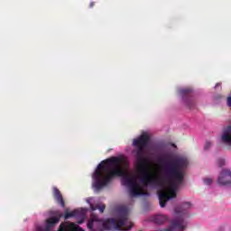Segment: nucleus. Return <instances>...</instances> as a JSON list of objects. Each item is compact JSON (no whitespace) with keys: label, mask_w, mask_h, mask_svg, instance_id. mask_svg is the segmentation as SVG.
<instances>
[{"label":"nucleus","mask_w":231,"mask_h":231,"mask_svg":"<svg viewBox=\"0 0 231 231\" xmlns=\"http://www.w3.org/2000/svg\"><path fill=\"white\" fill-rule=\"evenodd\" d=\"M129 162L124 157H110L97 165L94 173L95 182L93 187L96 190H102L104 187L109 185L113 178L123 177L122 183L125 187H129L130 198L136 196H149V192L144 191L142 186L136 181V178L131 173L125 172V167H127Z\"/></svg>","instance_id":"obj_1"},{"label":"nucleus","mask_w":231,"mask_h":231,"mask_svg":"<svg viewBox=\"0 0 231 231\" xmlns=\"http://www.w3.org/2000/svg\"><path fill=\"white\" fill-rule=\"evenodd\" d=\"M159 162H164L162 165V172L166 180L170 183V188H163L158 191L159 203L162 208L167 205L169 199L176 198V190L180 189V185L185 180V169L189 167V161L185 157H174L172 160L164 162L161 158Z\"/></svg>","instance_id":"obj_2"},{"label":"nucleus","mask_w":231,"mask_h":231,"mask_svg":"<svg viewBox=\"0 0 231 231\" xmlns=\"http://www.w3.org/2000/svg\"><path fill=\"white\" fill-rule=\"evenodd\" d=\"M137 168L140 172V180L143 187H149V185H160L162 179L157 175L152 174L149 167V160L144 156V152H136Z\"/></svg>","instance_id":"obj_3"},{"label":"nucleus","mask_w":231,"mask_h":231,"mask_svg":"<svg viewBox=\"0 0 231 231\" xmlns=\"http://www.w3.org/2000/svg\"><path fill=\"white\" fill-rule=\"evenodd\" d=\"M151 137L147 134H143L139 138L134 140V146L136 147V152H144L145 147L149 145Z\"/></svg>","instance_id":"obj_4"},{"label":"nucleus","mask_w":231,"mask_h":231,"mask_svg":"<svg viewBox=\"0 0 231 231\" xmlns=\"http://www.w3.org/2000/svg\"><path fill=\"white\" fill-rule=\"evenodd\" d=\"M62 216L63 215L60 211H55L54 216L49 217L46 220L44 230L50 231L51 230V228L55 227L58 225V223L60 222V218L62 217Z\"/></svg>","instance_id":"obj_5"},{"label":"nucleus","mask_w":231,"mask_h":231,"mask_svg":"<svg viewBox=\"0 0 231 231\" xmlns=\"http://www.w3.org/2000/svg\"><path fill=\"white\" fill-rule=\"evenodd\" d=\"M218 185L223 187L231 185V171L230 170H223L217 179Z\"/></svg>","instance_id":"obj_6"},{"label":"nucleus","mask_w":231,"mask_h":231,"mask_svg":"<svg viewBox=\"0 0 231 231\" xmlns=\"http://www.w3.org/2000/svg\"><path fill=\"white\" fill-rule=\"evenodd\" d=\"M58 231H84V229L73 222L65 221L60 225Z\"/></svg>","instance_id":"obj_7"},{"label":"nucleus","mask_w":231,"mask_h":231,"mask_svg":"<svg viewBox=\"0 0 231 231\" xmlns=\"http://www.w3.org/2000/svg\"><path fill=\"white\" fill-rule=\"evenodd\" d=\"M53 198L58 203V205H60L62 208L66 207V203L64 202V198L62 197V193H60V190L57 188H53Z\"/></svg>","instance_id":"obj_8"},{"label":"nucleus","mask_w":231,"mask_h":231,"mask_svg":"<svg viewBox=\"0 0 231 231\" xmlns=\"http://www.w3.org/2000/svg\"><path fill=\"white\" fill-rule=\"evenodd\" d=\"M221 140L226 145H231V125L224 129Z\"/></svg>","instance_id":"obj_9"},{"label":"nucleus","mask_w":231,"mask_h":231,"mask_svg":"<svg viewBox=\"0 0 231 231\" xmlns=\"http://www.w3.org/2000/svg\"><path fill=\"white\" fill-rule=\"evenodd\" d=\"M192 207V204L190 202H184L180 208H176L175 212L178 214V216H182V214H185V210H189Z\"/></svg>","instance_id":"obj_10"},{"label":"nucleus","mask_w":231,"mask_h":231,"mask_svg":"<svg viewBox=\"0 0 231 231\" xmlns=\"http://www.w3.org/2000/svg\"><path fill=\"white\" fill-rule=\"evenodd\" d=\"M167 219H168V217L165 215H157L152 217V221L156 225H163V223H165V221H167Z\"/></svg>","instance_id":"obj_11"},{"label":"nucleus","mask_w":231,"mask_h":231,"mask_svg":"<svg viewBox=\"0 0 231 231\" xmlns=\"http://www.w3.org/2000/svg\"><path fill=\"white\" fill-rule=\"evenodd\" d=\"M91 210H99L101 214H104V210H106V204H97L96 206H90Z\"/></svg>","instance_id":"obj_12"},{"label":"nucleus","mask_w":231,"mask_h":231,"mask_svg":"<svg viewBox=\"0 0 231 231\" xmlns=\"http://www.w3.org/2000/svg\"><path fill=\"white\" fill-rule=\"evenodd\" d=\"M79 216V211L74 210L71 212H69L68 209L65 211L64 219H69V217H75Z\"/></svg>","instance_id":"obj_13"},{"label":"nucleus","mask_w":231,"mask_h":231,"mask_svg":"<svg viewBox=\"0 0 231 231\" xmlns=\"http://www.w3.org/2000/svg\"><path fill=\"white\" fill-rule=\"evenodd\" d=\"M186 105L188 106V107L189 109H192V107H194V106H196V103L192 99H189L186 101Z\"/></svg>","instance_id":"obj_14"},{"label":"nucleus","mask_w":231,"mask_h":231,"mask_svg":"<svg viewBox=\"0 0 231 231\" xmlns=\"http://www.w3.org/2000/svg\"><path fill=\"white\" fill-rule=\"evenodd\" d=\"M190 93H192L190 88H184L180 90V94H182L183 97H185V95H190Z\"/></svg>","instance_id":"obj_15"},{"label":"nucleus","mask_w":231,"mask_h":231,"mask_svg":"<svg viewBox=\"0 0 231 231\" xmlns=\"http://www.w3.org/2000/svg\"><path fill=\"white\" fill-rule=\"evenodd\" d=\"M210 147H212V143H210V141H207L206 144L204 146L205 151H208V149H210Z\"/></svg>","instance_id":"obj_16"},{"label":"nucleus","mask_w":231,"mask_h":231,"mask_svg":"<svg viewBox=\"0 0 231 231\" xmlns=\"http://www.w3.org/2000/svg\"><path fill=\"white\" fill-rule=\"evenodd\" d=\"M217 165H218V167H223L225 165L224 159H218L217 160Z\"/></svg>","instance_id":"obj_17"},{"label":"nucleus","mask_w":231,"mask_h":231,"mask_svg":"<svg viewBox=\"0 0 231 231\" xmlns=\"http://www.w3.org/2000/svg\"><path fill=\"white\" fill-rule=\"evenodd\" d=\"M204 183H205V185H211L212 184V179H210V178L204 179Z\"/></svg>","instance_id":"obj_18"},{"label":"nucleus","mask_w":231,"mask_h":231,"mask_svg":"<svg viewBox=\"0 0 231 231\" xmlns=\"http://www.w3.org/2000/svg\"><path fill=\"white\" fill-rule=\"evenodd\" d=\"M227 106L229 107H231V97L230 96L227 97Z\"/></svg>","instance_id":"obj_19"},{"label":"nucleus","mask_w":231,"mask_h":231,"mask_svg":"<svg viewBox=\"0 0 231 231\" xmlns=\"http://www.w3.org/2000/svg\"><path fill=\"white\" fill-rule=\"evenodd\" d=\"M93 6H95V2H91V3L89 4V8H93Z\"/></svg>","instance_id":"obj_20"},{"label":"nucleus","mask_w":231,"mask_h":231,"mask_svg":"<svg viewBox=\"0 0 231 231\" xmlns=\"http://www.w3.org/2000/svg\"><path fill=\"white\" fill-rule=\"evenodd\" d=\"M82 223H84V221H83V220L79 221V225H82Z\"/></svg>","instance_id":"obj_21"},{"label":"nucleus","mask_w":231,"mask_h":231,"mask_svg":"<svg viewBox=\"0 0 231 231\" xmlns=\"http://www.w3.org/2000/svg\"><path fill=\"white\" fill-rule=\"evenodd\" d=\"M164 158H171V156L170 155H166V156H164Z\"/></svg>","instance_id":"obj_22"}]
</instances>
